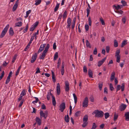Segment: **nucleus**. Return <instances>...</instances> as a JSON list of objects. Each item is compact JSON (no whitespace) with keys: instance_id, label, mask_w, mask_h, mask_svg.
<instances>
[{"instance_id":"3c124183","label":"nucleus","mask_w":129,"mask_h":129,"mask_svg":"<svg viewBox=\"0 0 129 129\" xmlns=\"http://www.w3.org/2000/svg\"><path fill=\"white\" fill-rule=\"evenodd\" d=\"M5 74V72L4 71H3L2 74L0 76V81L4 77Z\"/></svg>"},{"instance_id":"f3484780","label":"nucleus","mask_w":129,"mask_h":129,"mask_svg":"<svg viewBox=\"0 0 129 129\" xmlns=\"http://www.w3.org/2000/svg\"><path fill=\"white\" fill-rule=\"evenodd\" d=\"M36 121L39 125H40L41 124V120L39 117H36Z\"/></svg>"},{"instance_id":"2eb2a0df","label":"nucleus","mask_w":129,"mask_h":129,"mask_svg":"<svg viewBox=\"0 0 129 129\" xmlns=\"http://www.w3.org/2000/svg\"><path fill=\"white\" fill-rule=\"evenodd\" d=\"M125 120L128 121L129 120V112L126 113L125 114Z\"/></svg>"},{"instance_id":"f704fd0d","label":"nucleus","mask_w":129,"mask_h":129,"mask_svg":"<svg viewBox=\"0 0 129 129\" xmlns=\"http://www.w3.org/2000/svg\"><path fill=\"white\" fill-rule=\"evenodd\" d=\"M58 53L57 52H56L55 54L54 57V60H56V59L58 58Z\"/></svg>"},{"instance_id":"423d86ee","label":"nucleus","mask_w":129,"mask_h":129,"mask_svg":"<svg viewBox=\"0 0 129 129\" xmlns=\"http://www.w3.org/2000/svg\"><path fill=\"white\" fill-rule=\"evenodd\" d=\"M59 110L62 112H63L66 108L65 103L64 102L62 103L59 106Z\"/></svg>"},{"instance_id":"680f3d73","label":"nucleus","mask_w":129,"mask_h":129,"mask_svg":"<svg viewBox=\"0 0 129 129\" xmlns=\"http://www.w3.org/2000/svg\"><path fill=\"white\" fill-rule=\"evenodd\" d=\"M106 50L107 53H109L110 50V47L109 46H107L106 47Z\"/></svg>"},{"instance_id":"a18cd8bd","label":"nucleus","mask_w":129,"mask_h":129,"mask_svg":"<svg viewBox=\"0 0 129 129\" xmlns=\"http://www.w3.org/2000/svg\"><path fill=\"white\" fill-rule=\"evenodd\" d=\"M17 57V55L16 54H15L13 57V58L12 59V62L13 63H14V62L15 60L16 59V57Z\"/></svg>"},{"instance_id":"6e6d98bb","label":"nucleus","mask_w":129,"mask_h":129,"mask_svg":"<svg viewBox=\"0 0 129 129\" xmlns=\"http://www.w3.org/2000/svg\"><path fill=\"white\" fill-rule=\"evenodd\" d=\"M118 117V115H116V114H114V121H116Z\"/></svg>"},{"instance_id":"864d4df0","label":"nucleus","mask_w":129,"mask_h":129,"mask_svg":"<svg viewBox=\"0 0 129 129\" xmlns=\"http://www.w3.org/2000/svg\"><path fill=\"white\" fill-rule=\"evenodd\" d=\"M83 71L85 73H87V67L85 66H84L83 67Z\"/></svg>"},{"instance_id":"9b49d317","label":"nucleus","mask_w":129,"mask_h":129,"mask_svg":"<svg viewBox=\"0 0 129 129\" xmlns=\"http://www.w3.org/2000/svg\"><path fill=\"white\" fill-rule=\"evenodd\" d=\"M46 44H42L41 45L39 48V49L38 52V54L40 52L42 51L44 49V48L45 47Z\"/></svg>"},{"instance_id":"052dcab7","label":"nucleus","mask_w":129,"mask_h":129,"mask_svg":"<svg viewBox=\"0 0 129 129\" xmlns=\"http://www.w3.org/2000/svg\"><path fill=\"white\" fill-rule=\"evenodd\" d=\"M42 109H43L45 110L46 109V106L44 104H42L41 106Z\"/></svg>"},{"instance_id":"cd10ccee","label":"nucleus","mask_w":129,"mask_h":129,"mask_svg":"<svg viewBox=\"0 0 129 129\" xmlns=\"http://www.w3.org/2000/svg\"><path fill=\"white\" fill-rule=\"evenodd\" d=\"M59 5H60L59 3H57L55 8H54V12H56L57 11L58 8H59Z\"/></svg>"},{"instance_id":"49530a36","label":"nucleus","mask_w":129,"mask_h":129,"mask_svg":"<svg viewBox=\"0 0 129 129\" xmlns=\"http://www.w3.org/2000/svg\"><path fill=\"white\" fill-rule=\"evenodd\" d=\"M25 94L26 93L25 90H23L21 92V93L20 95V96H21L22 97V96H24Z\"/></svg>"},{"instance_id":"603ef678","label":"nucleus","mask_w":129,"mask_h":129,"mask_svg":"<svg viewBox=\"0 0 129 129\" xmlns=\"http://www.w3.org/2000/svg\"><path fill=\"white\" fill-rule=\"evenodd\" d=\"M90 9H88V8H87L86 9V11L87 12V17H88V16L89 15V14L90 12Z\"/></svg>"},{"instance_id":"4d7b16f0","label":"nucleus","mask_w":129,"mask_h":129,"mask_svg":"<svg viewBox=\"0 0 129 129\" xmlns=\"http://www.w3.org/2000/svg\"><path fill=\"white\" fill-rule=\"evenodd\" d=\"M97 49L96 48H95L93 51V53L94 55L97 54Z\"/></svg>"},{"instance_id":"c85d7f7f","label":"nucleus","mask_w":129,"mask_h":129,"mask_svg":"<svg viewBox=\"0 0 129 129\" xmlns=\"http://www.w3.org/2000/svg\"><path fill=\"white\" fill-rule=\"evenodd\" d=\"M71 21L72 20L71 19V18H70L69 17L67 21L68 25H71L72 23Z\"/></svg>"},{"instance_id":"a19ab883","label":"nucleus","mask_w":129,"mask_h":129,"mask_svg":"<svg viewBox=\"0 0 129 129\" xmlns=\"http://www.w3.org/2000/svg\"><path fill=\"white\" fill-rule=\"evenodd\" d=\"M83 123L82 125V126L83 127H85L88 124L87 122H85V121H83Z\"/></svg>"},{"instance_id":"ea45409f","label":"nucleus","mask_w":129,"mask_h":129,"mask_svg":"<svg viewBox=\"0 0 129 129\" xmlns=\"http://www.w3.org/2000/svg\"><path fill=\"white\" fill-rule=\"evenodd\" d=\"M121 3L122 4L123 6H125L127 4L126 2L124 0H121Z\"/></svg>"},{"instance_id":"20e7f679","label":"nucleus","mask_w":129,"mask_h":129,"mask_svg":"<svg viewBox=\"0 0 129 129\" xmlns=\"http://www.w3.org/2000/svg\"><path fill=\"white\" fill-rule=\"evenodd\" d=\"M9 24H8L6 26L3 30L0 36L1 38H2L4 36L5 34L7 33V30L9 27Z\"/></svg>"},{"instance_id":"e433bc0d","label":"nucleus","mask_w":129,"mask_h":129,"mask_svg":"<svg viewBox=\"0 0 129 129\" xmlns=\"http://www.w3.org/2000/svg\"><path fill=\"white\" fill-rule=\"evenodd\" d=\"M127 41H123L121 45V47H123L124 46H125L126 44H127V43L126 42Z\"/></svg>"},{"instance_id":"dca6fc26","label":"nucleus","mask_w":129,"mask_h":129,"mask_svg":"<svg viewBox=\"0 0 129 129\" xmlns=\"http://www.w3.org/2000/svg\"><path fill=\"white\" fill-rule=\"evenodd\" d=\"M115 72H113L112 73L110 77L111 81H113L114 80L115 78Z\"/></svg>"},{"instance_id":"1a4fd4ad","label":"nucleus","mask_w":129,"mask_h":129,"mask_svg":"<svg viewBox=\"0 0 129 129\" xmlns=\"http://www.w3.org/2000/svg\"><path fill=\"white\" fill-rule=\"evenodd\" d=\"M37 56V53H35L32 56L31 60V63H34L36 59Z\"/></svg>"},{"instance_id":"58836bf2","label":"nucleus","mask_w":129,"mask_h":129,"mask_svg":"<svg viewBox=\"0 0 129 129\" xmlns=\"http://www.w3.org/2000/svg\"><path fill=\"white\" fill-rule=\"evenodd\" d=\"M28 28V24H27L26 25V28L24 29L23 30V32L24 33H26L27 31Z\"/></svg>"},{"instance_id":"7ed1b4c3","label":"nucleus","mask_w":129,"mask_h":129,"mask_svg":"<svg viewBox=\"0 0 129 129\" xmlns=\"http://www.w3.org/2000/svg\"><path fill=\"white\" fill-rule=\"evenodd\" d=\"M40 117L42 118L43 117L45 119L46 118L48 115V111H46L44 113L42 110H41L40 112Z\"/></svg>"},{"instance_id":"f257e3e1","label":"nucleus","mask_w":129,"mask_h":129,"mask_svg":"<svg viewBox=\"0 0 129 129\" xmlns=\"http://www.w3.org/2000/svg\"><path fill=\"white\" fill-rule=\"evenodd\" d=\"M94 113L95 114V117L98 118L102 117L104 115V113L101 111H99L98 110H95L94 111Z\"/></svg>"},{"instance_id":"9d476101","label":"nucleus","mask_w":129,"mask_h":129,"mask_svg":"<svg viewBox=\"0 0 129 129\" xmlns=\"http://www.w3.org/2000/svg\"><path fill=\"white\" fill-rule=\"evenodd\" d=\"M126 106L125 104H122L119 106V110L121 111H124L126 107Z\"/></svg>"},{"instance_id":"4c0bfd02","label":"nucleus","mask_w":129,"mask_h":129,"mask_svg":"<svg viewBox=\"0 0 129 129\" xmlns=\"http://www.w3.org/2000/svg\"><path fill=\"white\" fill-rule=\"evenodd\" d=\"M114 47H117L118 46V43L116 40H114Z\"/></svg>"},{"instance_id":"4be33fe9","label":"nucleus","mask_w":129,"mask_h":129,"mask_svg":"<svg viewBox=\"0 0 129 129\" xmlns=\"http://www.w3.org/2000/svg\"><path fill=\"white\" fill-rule=\"evenodd\" d=\"M46 52L43 51L41 56L40 57V59H44V57L45 56L46 54Z\"/></svg>"},{"instance_id":"0e129e2a","label":"nucleus","mask_w":129,"mask_h":129,"mask_svg":"<svg viewBox=\"0 0 129 129\" xmlns=\"http://www.w3.org/2000/svg\"><path fill=\"white\" fill-rule=\"evenodd\" d=\"M122 21L123 22L124 24H125L126 22V19L125 17L123 18L122 19Z\"/></svg>"},{"instance_id":"7c9ffc66","label":"nucleus","mask_w":129,"mask_h":129,"mask_svg":"<svg viewBox=\"0 0 129 129\" xmlns=\"http://www.w3.org/2000/svg\"><path fill=\"white\" fill-rule=\"evenodd\" d=\"M36 2L35 4L36 5H39L41 2V0H35Z\"/></svg>"},{"instance_id":"774afa93","label":"nucleus","mask_w":129,"mask_h":129,"mask_svg":"<svg viewBox=\"0 0 129 129\" xmlns=\"http://www.w3.org/2000/svg\"><path fill=\"white\" fill-rule=\"evenodd\" d=\"M90 101L91 102H94V99L93 96H92L90 97Z\"/></svg>"},{"instance_id":"aec40b11","label":"nucleus","mask_w":129,"mask_h":129,"mask_svg":"<svg viewBox=\"0 0 129 129\" xmlns=\"http://www.w3.org/2000/svg\"><path fill=\"white\" fill-rule=\"evenodd\" d=\"M9 34L11 36H13L14 34V32L13 28L11 27L10 28L9 30Z\"/></svg>"},{"instance_id":"338daca9","label":"nucleus","mask_w":129,"mask_h":129,"mask_svg":"<svg viewBox=\"0 0 129 129\" xmlns=\"http://www.w3.org/2000/svg\"><path fill=\"white\" fill-rule=\"evenodd\" d=\"M40 69L39 68H37L36 69V74H37L38 73H40Z\"/></svg>"},{"instance_id":"a211bd4d","label":"nucleus","mask_w":129,"mask_h":129,"mask_svg":"<svg viewBox=\"0 0 129 129\" xmlns=\"http://www.w3.org/2000/svg\"><path fill=\"white\" fill-rule=\"evenodd\" d=\"M88 74L89 77L92 78V70L90 69H89L88 70Z\"/></svg>"},{"instance_id":"8fccbe9b","label":"nucleus","mask_w":129,"mask_h":129,"mask_svg":"<svg viewBox=\"0 0 129 129\" xmlns=\"http://www.w3.org/2000/svg\"><path fill=\"white\" fill-rule=\"evenodd\" d=\"M67 12L66 11H65L64 12L63 15V17L64 18H65L67 16Z\"/></svg>"},{"instance_id":"412c9836","label":"nucleus","mask_w":129,"mask_h":129,"mask_svg":"<svg viewBox=\"0 0 129 129\" xmlns=\"http://www.w3.org/2000/svg\"><path fill=\"white\" fill-rule=\"evenodd\" d=\"M64 119L65 121L67 123L69 122V121L70 118L69 117V115H67V116H64Z\"/></svg>"},{"instance_id":"6ab92c4d","label":"nucleus","mask_w":129,"mask_h":129,"mask_svg":"<svg viewBox=\"0 0 129 129\" xmlns=\"http://www.w3.org/2000/svg\"><path fill=\"white\" fill-rule=\"evenodd\" d=\"M51 73L52 75V79L54 82H55L56 81V79H55V76L54 72L52 71H51Z\"/></svg>"},{"instance_id":"72a5a7b5","label":"nucleus","mask_w":129,"mask_h":129,"mask_svg":"<svg viewBox=\"0 0 129 129\" xmlns=\"http://www.w3.org/2000/svg\"><path fill=\"white\" fill-rule=\"evenodd\" d=\"M100 21L101 22L102 25H104L105 23L103 18L102 17H101L100 18Z\"/></svg>"},{"instance_id":"393cba45","label":"nucleus","mask_w":129,"mask_h":129,"mask_svg":"<svg viewBox=\"0 0 129 129\" xmlns=\"http://www.w3.org/2000/svg\"><path fill=\"white\" fill-rule=\"evenodd\" d=\"M50 46L49 44H47L46 47H45V50H44L43 51L47 52L48 50V49L49 48Z\"/></svg>"},{"instance_id":"6e6552de","label":"nucleus","mask_w":129,"mask_h":129,"mask_svg":"<svg viewBox=\"0 0 129 129\" xmlns=\"http://www.w3.org/2000/svg\"><path fill=\"white\" fill-rule=\"evenodd\" d=\"M65 90L66 91L68 92L69 90V84L67 81L65 82Z\"/></svg>"},{"instance_id":"13d9d810","label":"nucleus","mask_w":129,"mask_h":129,"mask_svg":"<svg viewBox=\"0 0 129 129\" xmlns=\"http://www.w3.org/2000/svg\"><path fill=\"white\" fill-rule=\"evenodd\" d=\"M88 21L89 22V26L91 25V21L90 18L89 17L88 19Z\"/></svg>"},{"instance_id":"79ce46f5","label":"nucleus","mask_w":129,"mask_h":129,"mask_svg":"<svg viewBox=\"0 0 129 129\" xmlns=\"http://www.w3.org/2000/svg\"><path fill=\"white\" fill-rule=\"evenodd\" d=\"M97 127V126L96 125L95 123H93L91 129H95Z\"/></svg>"},{"instance_id":"e2e57ef3","label":"nucleus","mask_w":129,"mask_h":129,"mask_svg":"<svg viewBox=\"0 0 129 129\" xmlns=\"http://www.w3.org/2000/svg\"><path fill=\"white\" fill-rule=\"evenodd\" d=\"M56 43L55 42L54 43L53 45V48L54 50H55L56 49Z\"/></svg>"},{"instance_id":"c9c22d12","label":"nucleus","mask_w":129,"mask_h":129,"mask_svg":"<svg viewBox=\"0 0 129 129\" xmlns=\"http://www.w3.org/2000/svg\"><path fill=\"white\" fill-rule=\"evenodd\" d=\"M73 96L74 100V102L75 104H76L77 102V98L75 93L73 94Z\"/></svg>"},{"instance_id":"5701e85b","label":"nucleus","mask_w":129,"mask_h":129,"mask_svg":"<svg viewBox=\"0 0 129 129\" xmlns=\"http://www.w3.org/2000/svg\"><path fill=\"white\" fill-rule=\"evenodd\" d=\"M22 23L21 22H17L15 24V27H20L22 25Z\"/></svg>"},{"instance_id":"f8f14e48","label":"nucleus","mask_w":129,"mask_h":129,"mask_svg":"<svg viewBox=\"0 0 129 129\" xmlns=\"http://www.w3.org/2000/svg\"><path fill=\"white\" fill-rule=\"evenodd\" d=\"M57 94V95H59L60 93V86L59 84L58 83L57 84L56 86Z\"/></svg>"},{"instance_id":"ddd939ff","label":"nucleus","mask_w":129,"mask_h":129,"mask_svg":"<svg viewBox=\"0 0 129 129\" xmlns=\"http://www.w3.org/2000/svg\"><path fill=\"white\" fill-rule=\"evenodd\" d=\"M106 59V57H105L103 58L101 60L99 61L98 62V66L100 67L103 64Z\"/></svg>"},{"instance_id":"2f4dec72","label":"nucleus","mask_w":129,"mask_h":129,"mask_svg":"<svg viewBox=\"0 0 129 129\" xmlns=\"http://www.w3.org/2000/svg\"><path fill=\"white\" fill-rule=\"evenodd\" d=\"M113 7H115V9L117 10L121 8V7H120V6L119 5H118L117 6L115 5H114L113 6Z\"/></svg>"},{"instance_id":"b1692460","label":"nucleus","mask_w":129,"mask_h":129,"mask_svg":"<svg viewBox=\"0 0 129 129\" xmlns=\"http://www.w3.org/2000/svg\"><path fill=\"white\" fill-rule=\"evenodd\" d=\"M52 98V103L53 105L54 106H55L56 104V102L55 100V98L54 96H53Z\"/></svg>"},{"instance_id":"bb28decb","label":"nucleus","mask_w":129,"mask_h":129,"mask_svg":"<svg viewBox=\"0 0 129 129\" xmlns=\"http://www.w3.org/2000/svg\"><path fill=\"white\" fill-rule=\"evenodd\" d=\"M88 116L87 115H85L83 118V121L87 122Z\"/></svg>"},{"instance_id":"c03bdc74","label":"nucleus","mask_w":129,"mask_h":129,"mask_svg":"<svg viewBox=\"0 0 129 129\" xmlns=\"http://www.w3.org/2000/svg\"><path fill=\"white\" fill-rule=\"evenodd\" d=\"M105 116V118L106 119H107V118L109 117V113H106L104 114Z\"/></svg>"},{"instance_id":"37998d69","label":"nucleus","mask_w":129,"mask_h":129,"mask_svg":"<svg viewBox=\"0 0 129 129\" xmlns=\"http://www.w3.org/2000/svg\"><path fill=\"white\" fill-rule=\"evenodd\" d=\"M110 89L111 91H113L114 90V88L111 83H110Z\"/></svg>"},{"instance_id":"a878e982","label":"nucleus","mask_w":129,"mask_h":129,"mask_svg":"<svg viewBox=\"0 0 129 129\" xmlns=\"http://www.w3.org/2000/svg\"><path fill=\"white\" fill-rule=\"evenodd\" d=\"M18 5L16 4H15L12 9V10L13 11H14L16 10L18 7Z\"/></svg>"},{"instance_id":"0eeeda50","label":"nucleus","mask_w":129,"mask_h":129,"mask_svg":"<svg viewBox=\"0 0 129 129\" xmlns=\"http://www.w3.org/2000/svg\"><path fill=\"white\" fill-rule=\"evenodd\" d=\"M121 88V90L122 91L124 90V83H122L121 86L120 85H118L117 86L116 91L117 92Z\"/></svg>"},{"instance_id":"39448f33","label":"nucleus","mask_w":129,"mask_h":129,"mask_svg":"<svg viewBox=\"0 0 129 129\" xmlns=\"http://www.w3.org/2000/svg\"><path fill=\"white\" fill-rule=\"evenodd\" d=\"M88 99L87 97H86L82 103L83 107H87L88 106Z\"/></svg>"},{"instance_id":"09e8293b","label":"nucleus","mask_w":129,"mask_h":129,"mask_svg":"<svg viewBox=\"0 0 129 129\" xmlns=\"http://www.w3.org/2000/svg\"><path fill=\"white\" fill-rule=\"evenodd\" d=\"M115 12L117 13L120 14H122L123 13V11H122L121 10H120V11H116Z\"/></svg>"},{"instance_id":"bf43d9fd","label":"nucleus","mask_w":129,"mask_h":129,"mask_svg":"<svg viewBox=\"0 0 129 129\" xmlns=\"http://www.w3.org/2000/svg\"><path fill=\"white\" fill-rule=\"evenodd\" d=\"M35 28L32 25L30 28V31H33L34 30Z\"/></svg>"},{"instance_id":"5fc2aeb1","label":"nucleus","mask_w":129,"mask_h":129,"mask_svg":"<svg viewBox=\"0 0 129 129\" xmlns=\"http://www.w3.org/2000/svg\"><path fill=\"white\" fill-rule=\"evenodd\" d=\"M80 113V111H78L76 112L75 114V116L76 117L78 116L79 115V114Z\"/></svg>"},{"instance_id":"f03ea898","label":"nucleus","mask_w":129,"mask_h":129,"mask_svg":"<svg viewBox=\"0 0 129 129\" xmlns=\"http://www.w3.org/2000/svg\"><path fill=\"white\" fill-rule=\"evenodd\" d=\"M120 52V50L119 49L117 50L116 52L115 56L116 57V62L119 63L120 61V55L119 54Z\"/></svg>"},{"instance_id":"69168bd1","label":"nucleus","mask_w":129,"mask_h":129,"mask_svg":"<svg viewBox=\"0 0 129 129\" xmlns=\"http://www.w3.org/2000/svg\"><path fill=\"white\" fill-rule=\"evenodd\" d=\"M50 96L49 95V92H48L47 95V98L48 100H49L50 99Z\"/></svg>"},{"instance_id":"4468645a","label":"nucleus","mask_w":129,"mask_h":129,"mask_svg":"<svg viewBox=\"0 0 129 129\" xmlns=\"http://www.w3.org/2000/svg\"><path fill=\"white\" fill-rule=\"evenodd\" d=\"M76 17H74L73 20V21L72 23V29H74L75 27V23L76 20Z\"/></svg>"},{"instance_id":"473e14b6","label":"nucleus","mask_w":129,"mask_h":129,"mask_svg":"<svg viewBox=\"0 0 129 129\" xmlns=\"http://www.w3.org/2000/svg\"><path fill=\"white\" fill-rule=\"evenodd\" d=\"M61 60L60 59V58H59L58 59V62L57 63V68L58 69L59 68V66L61 63Z\"/></svg>"},{"instance_id":"de8ad7c7","label":"nucleus","mask_w":129,"mask_h":129,"mask_svg":"<svg viewBox=\"0 0 129 129\" xmlns=\"http://www.w3.org/2000/svg\"><path fill=\"white\" fill-rule=\"evenodd\" d=\"M103 85V83H99V87L100 90H102Z\"/></svg>"},{"instance_id":"c756f323","label":"nucleus","mask_w":129,"mask_h":129,"mask_svg":"<svg viewBox=\"0 0 129 129\" xmlns=\"http://www.w3.org/2000/svg\"><path fill=\"white\" fill-rule=\"evenodd\" d=\"M86 46L87 47H89L90 48H91V46L90 45V43L88 40H87L86 41Z\"/></svg>"}]
</instances>
